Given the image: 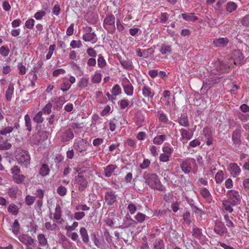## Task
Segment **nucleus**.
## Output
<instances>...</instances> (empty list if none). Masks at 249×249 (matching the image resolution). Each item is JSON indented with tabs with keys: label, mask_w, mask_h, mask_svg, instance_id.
<instances>
[{
	"label": "nucleus",
	"mask_w": 249,
	"mask_h": 249,
	"mask_svg": "<svg viewBox=\"0 0 249 249\" xmlns=\"http://www.w3.org/2000/svg\"><path fill=\"white\" fill-rule=\"evenodd\" d=\"M31 141L32 142L35 144H39L40 142V140L38 134L33 135L31 138Z\"/></svg>",
	"instance_id": "nucleus-58"
},
{
	"label": "nucleus",
	"mask_w": 249,
	"mask_h": 249,
	"mask_svg": "<svg viewBox=\"0 0 249 249\" xmlns=\"http://www.w3.org/2000/svg\"><path fill=\"white\" fill-rule=\"evenodd\" d=\"M24 119L25 121L26 126L27 127V129L29 131H31L32 130V126L31 120L28 114H26L24 117Z\"/></svg>",
	"instance_id": "nucleus-49"
},
{
	"label": "nucleus",
	"mask_w": 249,
	"mask_h": 249,
	"mask_svg": "<svg viewBox=\"0 0 249 249\" xmlns=\"http://www.w3.org/2000/svg\"><path fill=\"white\" fill-rule=\"evenodd\" d=\"M172 48L170 46L162 44L160 50L162 54H169L172 53Z\"/></svg>",
	"instance_id": "nucleus-27"
},
{
	"label": "nucleus",
	"mask_w": 249,
	"mask_h": 249,
	"mask_svg": "<svg viewBox=\"0 0 249 249\" xmlns=\"http://www.w3.org/2000/svg\"><path fill=\"white\" fill-rule=\"evenodd\" d=\"M96 35L94 32L86 33L83 36V39L86 42L93 41L95 42L97 40Z\"/></svg>",
	"instance_id": "nucleus-14"
},
{
	"label": "nucleus",
	"mask_w": 249,
	"mask_h": 249,
	"mask_svg": "<svg viewBox=\"0 0 249 249\" xmlns=\"http://www.w3.org/2000/svg\"><path fill=\"white\" fill-rule=\"evenodd\" d=\"M149 218V217L140 212L138 213L135 216V219L139 223L143 222L146 218L148 219Z\"/></svg>",
	"instance_id": "nucleus-31"
},
{
	"label": "nucleus",
	"mask_w": 249,
	"mask_h": 249,
	"mask_svg": "<svg viewBox=\"0 0 249 249\" xmlns=\"http://www.w3.org/2000/svg\"><path fill=\"white\" fill-rule=\"evenodd\" d=\"M17 159L19 164L27 167L30 162V156L28 151L20 150L17 155Z\"/></svg>",
	"instance_id": "nucleus-2"
},
{
	"label": "nucleus",
	"mask_w": 249,
	"mask_h": 249,
	"mask_svg": "<svg viewBox=\"0 0 249 249\" xmlns=\"http://www.w3.org/2000/svg\"><path fill=\"white\" fill-rule=\"evenodd\" d=\"M14 85L13 83H11L9 84L8 89H7L6 91V94L5 97L6 98V100L8 101H11L12 95L13 94L14 92Z\"/></svg>",
	"instance_id": "nucleus-19"
},
{
	"label": "nucleus",
	"mask_w": 249,
	"mask_h": 249,
	"mask_svg": "<svg viewBox=\"0 0 249 249\" xmlns=\"http://www.w3.org/2000/svg\"><path fill=\"white\" fill-rule=\"evenodd\" d=\"M35 200V197L29 195L27 196L25 198V203L28 206L32 205L34 203Z\"/></svg>",
	"instance_id": "nucleus-44"
},
{
	"label": "nucleus",
	"mask_w": 249,
	"mask_h": 249,
	"mask_svg": "<svg viewBox=\"0 0 249 249\" xmlns=\"http://www.w3.org/2000/svg\"><path fill=\"white\" fill-rule=\"evenodd\" d=\"M62 215L61 207L59 204H57L55 209V213L54 214V218L56 220L60 219Z\"/></svg>",
	"instance_id": "nucleus-35"
},
{
	"label": "nucleus",
	"mask_w": 249,
	"mask_h": 249,
	"mask_svg": "<svg viewBox=\"0 0 249 249\" xmlns=\"http://www.w3.org/2000/svg\"><path fill=\"white\" fill-rule=\"evenodd\" d=\"M150 163V161L148 159H144L140 165V167L141 169H146L149 166Z\"/></svg>",
	"instance_id": "nucleus-60"
},
{
	"label": "nucleus",
	"mask_w": 249,
	"mask_h": 249,
	"mask_svg": "<svg viewBox=\"0 0 249 249\" xmlns=\"http://www.w3.org/2000/svg\"><path fill=\"white\" fill-rule=\"evenodd\" d=\"M80 234L83 241L85 243H88L89 242V238L87 230L85 228H81L80 230Z\"/></svg>",
	"instance_id": "nucleus-24"
},
{
	"label": "nucleus",
	"mask_w": 249,
	"mask_h": 249,
	"mask_svg": "<svg viewBox=\"0 0 249 249\" xmlns=\"http://www.w3.org/2000/svg\"><path fill=\"white\" fill-rule=\"evenodd\" d=\"M115 18L113 15L107 16L104 20L103 26L105 28H106L107 25H114L115 24ZM114 31L115 30V27H113Z\"/></svg>",
	"instance_id": "nucleus-15"
},
{
	"label": "nucleus",
	"mask_w": 249,
	"mask_h": 249,
	"mask_svg": "<svg viewBox=\"0 0 249 249\" xmlns=\"http://www.w3.org/2000/svg\"><path fill=\"white\" fill-rule=\"evenodd\" d=\"M45 15V12L42 11L37 12L34 16V17L37 20H40Z\"/></svg>",
	"instance_id": "nucleus-62"
},
{
	"label": "nucleus",
	"mask_w": 249,
	"mask_h": 249,
	"mask_svg": "<svg viewBox=\"0 0 249 249\" xmlns=\"http://www.w3.org/2000/svg\"><path fill=\"white\" fill-rule=\"evenodd\" d=\"M180 168L184 173L189 174L192 169L191 163L187 161H183L180 164Z\"/></svg>",
	"instance_id": "nucleus-20"
},
{
	"label": "nucleus",
	"mask_w": 249,
	"mask_h": 249,
	"mask_svg": "<svg viewBox=\"0 0 249 249\" xmlns=\"http://www.w3.org/2000/svg\"><path fill=\"white\" fill-rule=\"evenodd\" d=\"M52 107V104L49 103L44 107V108L42 109V111L44 113H46L47 114H49L51 112Z\"/></svg>",
	"instance_id": "nucleus-59"
},
{
	"label": "nucleus",
	"mask_w": 249,
	"mask_h": 249,
	"mask_svg": "<svg viewBox=\"0 0 249 249\" xmlns=\"http://www.w3.org/2000/svg\"><path fill=\"white\" fill-rule=\"evenodd\" d=\"M222 76H219L216 75H211L209 77V80L213 83V84H217L220 82Z\"/></svg>",
	"instance_id": "nucleus-42"
},
{
	"label": "nucleus",
	"mask_w": 249,
	"mask_h": 249,
	"mask_svg": "<svg viewBox=\"0 0 249 249\" xmlns=\"http://www.w3.org/2000/svg\"><path fill=\"white\" fill-rule=\"evenodd\" d=\"M12 231L15 234L17 235L18 234V233L19 232L20 227H19V224L18 223V219L15 220V221L12 226Z\"/></svg>",
	"instance_id": "nucleus-33"
},
{
	"label": "nucleus",
	"mask_w": 249,
	"mask_h": 249,
	"mask_svg": "<svg viewBox=\"0 0 249 249\" xmlns=\"http://www.w3.org/2000/svg\"><path fill=\"white\" fill-rule=\"evenodd\" d=\"M214 231L219 235H223L227 232V229L224 223L220 220H216L215 223Z\"/></svg>",
	"instance_id": "nucleus-7"
},
{
	"label": "nucleus",
	"mask_w": 249,
	"mask_h": 249,
	"mask_svg": "<svg viewBox=\"0 0 249 249\" xmlns=\"http://www.w3.org/2000/svg\"><path fill=\"white\" fill-rule=\"evenodd\" d=\"M37 240L40 246L44 247L48 244V241L43 233H40L37 235Z\"/></svg>",
	"instance_id": "nucleus-25"
},
{
	"label": "nucleus",
	"mask_w": 249,
	"mask_h": 249,
	"mask_svg": "<svg viewBox=\"0 0 249 249\" xmlns=\"http://www.w3.org/2000/svg\"><path fill=\"white\" fill-rule=\"evenodd\" d=\"M241 22L243 26H249V15L242 18Z\"/></svg>",
	"instance_id": "nucleus-64"
},
{
	"label": "nucleus",
	"mask_w": 249,
	"mask_h": 249,
	"mask_svg": "<svg viewBox=\"0 0 249 249\" xmlns=\"http://www.w3.org/2000/svg\"><path fill=\"white\" fill-rule=\"evenodd\" d=\"M181 16L184 20L194 22L198 19L194 13H183L181 14Z\"/></svg>",
	"instance_id": "nucleus-18"
},
{
	"label": "nucleus",
	"mask_w": 249,
	"mask_h": 249,
	"mask_svg": "<svg viewBox=\"0 0 249 249\" xmlns=\"http://www.w3.org/2000/svg\"><path fill=\"white\" fill-rule=\"evenodd\" d=\"M76 180L78 185L79 190L80 191L85 190L88 184L87 179L83 176L79 174L76 178Z\"/></svg>",
	"instance_id": "nucleus-8"
},
{
	"label": "nucleus",
	"mask_w": 249,
	"mask_h": 249,
	"mask_svg": "<svg viewBox=\"0 0 249 249\" xmlns=\"http://www.w3.org/2000/svg\"><path fill=\"white\" fill-rule=\"evenodd\" d=\"M13 130V128L11 126H7L3 129L0 131V134L1 135H6L8 133H10Z\"/></svg>",
	"instance_id": "nucleus-55"
},
{
	"label": "nucleus",
	"mask_w": 249,
	"mask_h": 249,
	"mask_svg": "<svg viewBox=\"0 0 249 249\" xmlns=\"http://www.w3.org/2000/svg\"><path fill=\"white\" fill-rule=\"evenodd\" d=\"M18 191V189L17 187H12L10 188L8 191L9 196L11 198H15Z\"/></svg>",
	"instance_id": "nucleus-32"
},
{
	"label": "nucleus",
	"mask_w": 249,
	"mask_h": 249,
	"mask_svg": "<svg viewBox=\"0 0 249 249\" xmlns=\"http://www.w3.org/2000/svg\"><path fill=\"white\" fill-rule=\"evenodd\" d=\"M123 87L124 91L128 96H132L133 94V87L128 80L124 82Z\"/></svg>",
	"instance_id": "nucleus-11"
},
{
	"label": "nucleus",
	"mask_w": 249,
	"mask_h": 249,
	"mask_svg": "<svg viewBox=\"0 0 249 249\" xmlns=\"http://www.w3.org/2000/svg\"><path fill=\"white\" fill-rule=\"evenodd\" d=\"M57 193L60 196H64L66 194L67 189L65 187L61 185L59 187H58V188H57Z\"/></svg>",
	"instance_id": "nucleus-52"
},
{
	"label": "nucleus",
	"mask_w": 249,
	"mask_h": 249,
	"mask_svg": "<svg viewBox=\"0 0 249 249\" xmlns=\"http://www.w3.org/2000/svg\"><path fill=\"white\" fill-rule=\"evenodd\" d=\"M241 130L238 129H235L232 134V141L234 144L240 145L241 141Z\"/></svg>",
	"instance_id": "nucleus-12"
},
{
	"label": "nucleus",
	"mask_w": 249,
	"mask_h": 249,
	"mask_svg": "<svg viewBox=\"0 0 249 249\" xmlns=\"http://www.w3.org/2000/svg\"><path fill=\"white\" fill-rule=\"evenodd\" d=\"M228 59H224V60H217L214 63V67L216 70L220 73H225L228 71L230 66L228 62Z\"/></svg>",
	"instance_id": "nucleus-3"
},
{
	"label": "nucleus",
	"mask_w": 249,
	"mask_h": 249,
	"mask_svg": "<svg viewBox=\"0 0 249 249\" xmlns=\"http://www.w3.org/2000/svg\"><path fill=\"white\" fill-rule=\"evenodd\" d=\"M223 205L224 209L231 213L233 212V209L231 207V205L230 203V202L228 200H223Z\"/></svg>",
	"instance_id": "nucleus-36"
},
{
	"label": "nucleus",
	"mask_w": 249,
	"mask_h": 249,
	"mask_svg": "<svg viewBox=\"0 0 249 249\" xmlns=\"http://www.w3.org/2000/svg\"><path fill=\"white\" fill-rule=\"evenodd\" d=\"M202 196L207 200L211 199L212 196L209 190L206 188H202L200 190Z\"/></svg>",
	"instance_id": "nucleus-29"
},
{
	"label": "nucleus",
	"mask_w": 249,
	"mask_h": 249,
	"mask_svg": "<svg viewBox=\"0 0 249 249\" xmlns=\"http://www.w3.org/2000/svg\"><path fill=\"white\" fill-rule=\"evenodd\" d=\"M178 123L182 126H189V124L188 122L187 115L186 113L181 114L178 121Z\"/></svg>",
	"instance_id": "nucleus-22"
},
{
	"label": "nucleus",
	"mask_w": 249,
	"mask_h": 249,
	"mask_svg": "<svg viewBox=\"0 0 249 249\" xmlns=\"http://www.w3.org/2000/svg\"><path fill=\"white\" fill-rule=\"evenodd\" d=\"M42 111H39L33 118V120L35 122L39 124L43 122L44 119L42 117Z\"/></svg>",
	"instance_id": "nucleus-40"
},
{
	"label": "nucleus",
	"mask_w": 249,
	"mask_h": 249,
	"mask_svg": "<svg viewBox=\"0 0 249 249\" xmlns=\"http://www.w3.org/2000/svg\"><path fill=\"white\" fill-rule=\"evenodd\" d=\"M19 241L23 244L29 246L35 243V240L31 236L27 234H22L19 237Z\"/></svg>",
	"instance_id": "nucleus-10"
},
{
	"label": "nucleus",
	"mask_w": 249,
	"mask_h": 249,
	"mask_svg": "<svg viewBox=\"0 0 249 249\" xmlns=\"http://www.w3.org/2000/svg\"><path fill=\"white\" fill-rule=\"evenodd\" d=\"M144 182L150 188L163 191L165 187L161 184L159 177L154 173H147L145 172L143 174Z\"/></svg>",
	"instance_id": "nucleus-1"
},
{
	"label": "nucleus",
	"mask_w": 249,
	"mask_h": 249,
	"mask_svg": "<svg viewBox=\"0 0 249 249\" xmlns=\"http://www.w3.org/2000/svg\"><path fill=\"white\" fill-rule=\"evenodd\" d=\"M237 7V5L234 2L230 1L227 4L226 10L231 13L236 9Z\"/></svg>",
	"instance_id": "nucleus-34"
},
{
	"label": "nucleus",
	"mask_w": 249,
	"mask_h": 249,
	"mask_svg": "<svg viewBox=\"0 0 249 249\" xmlns=\"http://www.w3.org/2000/svg\"><path fill=\"white\" fill-rule=\"evenodd\" d=\"M85 216V213L83 212H76L74 214V217L77 220L82 219Z\"/></svg>",
	"instance_id": "nucleus-63"
},
{
	"label": "nucleus",
	"mask_w": 249,
	"mask_h": 249,
	"mask_svg": "<svg viewBox=\"0 0 249 249\" xmlns=\"http://www.w3.org/2000/svg\"><path fill=\"white\" fill-rule=\"evenodd\" d=\"M181 133V139L185 140H190L191 139V136L189 132L186 129L181 128L180 130Z\"/></svg>",
	"instance_id": "nucleus-39"
},
{
	"label": "nucleus",
	"mask_w": 249,
	"mask_h": 249,
	"mask_svg": "<svg viewBox=\"0 0 249 249\" xmlns=\"http://www.w3.org/2000/svg\"><path fill=\"white\" fill-rule=\"evenodd\" d=\"M142 95L144 97L153 98L154 92L152 91L150 88L147 86H144L142 88Z\"/></svg>",
	"instance_id": "nucleus-17"
},
{
	"label": "nucleus",
	"mask_w": 249,
	"mask_h": 249,
	"mask_svg": "<svg viewBox=\"0 0 249 249\" xmlns=\"http://www.w3.org/2000/svg\"><path fill=\"white\" fill-rule=\"evenodd\" d=\"M89 80L86 78L83 77L81 79L80 81L78 82V86L79 87L85 88L87 86L88 84Z\"/></svg>",
	"instance_id": "nucleus-50"
},
{
	"label": "nucleus",
	"mask_w": 249,
	"mask_h": 249,
	"mask_svg": "<svg viewBox=\"0 0 249 249\" xmlns=\"http://www.w3.org/2000/svg\"><path fill=\"white\" fill-rule=\"evenodd\" d=\"M35 20L33 19H29L27 20L25 23L26 28L31 29L34 26Z\"/></svg>",
	"instance_id": "nucleus-61"
},
{
	"label": "nucleus",
	"mask_w": 249,
	"mask_h": 249,
	"mask_svg": "<svg viewBox=\"0 0 249 249\" xmlns=\"http://www.w3.org/2000/svg\"><path fill=\"white\" fill-rule=\"evenodd\" d=\"M10 52L9 50L5 46H2L0 49V53L3 56H7Z\"/></svg>",
	"instance_id": "nucleus-56"
},
{
	"label": "nucleus",
	"mask_w": 249,
	"mask_h": 249,
	"mask_svg": "<svg viewBox=\"0 0 249 249\" xmlns=\"http://www.w3.org/2000/svg\"><path fill=\"white\" fill-rule=\"evenodd\" d=\"M117 166L113 164L107 166L105 169L104 175L106 177L111 176L114 170L117 168Z\"/></svg>",
	"instance_id": "nucleus-21"
},
{
	"label": "nucleus",
	"mask_w": 249,
	"mask_h": 249,
	"mask_svg": "<svg viewBox=\"0 0 249 249\" xmlns=\"http://www.w3.org/2000/svg\"><path fill=\"white\" fill-rule=\"evenodd\" d=\"M224 218L225 221L226 225L228 227L233 228L234 227V225L232 221L230 219V217L228 214H225L224 216Z\"/></svg>",
	"instance_id": "nucleus-46"
},
{
	"label": "nucleus",
	"mask_w": 249,
	"mask_h": 249,
	"mask_svg": "<svg viewBox=\"0 0 249 249\" xmlns=\"http://www.w3.org/2000/svg\"><path fill=\"white\" fill-rule=\"evenodd\" d=\"M40 141H43L46 140L49 135V133L47 131H39L38 133Z\"/></svg>",
	"instance_id": "nucleus-47"
},
{
	"label": "nucleus",
	"mask_w": 249,
	"mask_h": 249,
	"mask_svg": "<svg viewBox=\"0 0 249 249\" xmlns=\"http://www.w3.org/2000/svg\"><path fill=\"white\" fill-rule=\"evenodd\" d=\"M127 209L131 214H133L137 210V207L134 203L130 202L127 206Z\"/></svg>",
	"instance_id": "nucleus-53"
},
{
	"label": "nucleus",
	"mask_w": 249,
	"mask_h": 249,
	"mask_svg": "<svg viewBox=\"0 0 249 249\" xmlns=\"http://www.w3.org/2000/svg\"><path fill=\"white\" fill-rule=\"evenodd\" d=\"M25 179V176L22 175L18 174L13 175V180L17 183H22Z\"/></svg>",
	"instance_id": "nucleus-41"
},
{
	"label": "nucleus",
	"mask_w": 249,
	"mask_h": 249,
	"mask_svg": "<svg viewBox=\"0 0 249 249\" xmlns=\"http://www.w3.org/2000/svg\"><path fill=\"white\" fill-rule=\"evenodd\" d=\"M153 249H165L163 240L160 239H156L153 244Z\"/></svg>",
	"instance_id": "nucleus-28"
},
{
	"label": "nucleus",
	"mask_w": 249,
	"mask_h": 249,
	"mask_svg": "<svg viewBox=\"0 0 249 249\" xmlns=\"http://www.w3.org/2000/svg\"><path fill=\"white\" fill-rule=\"evenodd\" d=\"M70 45L72 48H79L82 46V43L80 40H73L71 41Z\"/></svg>",
	"instance_id": "nucleus-57"
},
{
	"label": "nucleus",
	"mask_w": 249,
	"mask_h": 249,
	"mask_svg": "<svg viewBox=\"0 0 249 249\" xmlns=\"http://www.w3.org/2000/svg\"><path fill=\"white\" fill-rule=\"evenodd\" d=\"M192 235L195 238H199L201 235V230L198 228H195L193 230Z\"/></svg>",
	"instance_id": "nucleus-45"
},
{
	"label": "nucleus",
	"mask_w": 249,
	"mask_h": 249,
	"mask_svg": "<svg viewBox=\"0 0 249 249\" xmlns=\"http://www.w3.org/2000/svg\"><path fill=\"white\" fill-rule=\"evenodd\" d=\"M231 57L234 64L236 65H241L245 62L244 57L239 50L233 51Z\"/></svg>",
	"instance_id": "nucleus-5"
},
{
	"label": "nucleus",
	"mask_w": 249,
	"mask_h": 249,
	"mask_svg": "<svg viewBox=\"0 0 249 249\" xmlns=\"http://www.w3.org/2000/svg\"><path fill=\"white\" fill-rule=\"evenodd\" d=\"M97 62L99 67L102 68L104 67L106 65V61L101 54L98 55Z\"/></svg>",
	"instance_id": "nucleus-48"
},
{
	"label": "nucleus",
	"mask_w": 249,
	"mask_h": 249,
	"mask_svg": "<svg viewBox=\"0 0 249 249\" xmlns=\"http://www.w3.org/2000/svg\"><path fill=\"white\" fill-rule=\"evenodd\" d=\"M8 212L14 215H17L19 211V208L15 204H11L7 208Z\"/></svg>",
	"instance_id": "nucleus-23"
},
{
	"label": "nucleus",
	"mask_w": 249,
	"mask_h": 249,
	"mask_svg": "<svg viewBox=\"0 0 249 249\" xmlns=\"http://www.w3.org/2000/svg\"><path fill=\"white\" fill-rule=\"evenodd\" d=\"M45 228L50 231H53L56 229L57 225L55 223L52 224L50 222H46L45 224Z\"/></svg>",
	"instance_id": "nucleus-51"
},
{
	"label": "nucleus",
	"mask_w": 249,
	"mask_h": 249,
	"mask_svg": "<svg viewBox=\"0 0 249 249\" xmlns=\"http://www.w3.org/2000/svg\"><path fill=\"white\" fill-rule=\"evenodd\" d=\"M228 43V39L227 38H219L215 39L213 41V44L218 47H224Z\"/></svg>",
	"instance_id": "nucleus-16"
},
{
	"label": "nucleus",
	"mask_w": 249,
	"mask_h": 249,
	"mask_svg": "<svg viewBox=\"0 0 249 249\" xmlns=\"http://www.w3.org/2000/svg\"><path fill=\"white\" fill-rule=\"evenodd\" d=\"M228 169L231 175L233 177L236 178L239 176L241 172V169L239 166L235 163H230L229 165Z\"/></svg>",
	"instance_id": "nucleus-9"
},
{
	"label": "nucleus",
	"mask_w": 249,
	"mask_h": 249,
	"mask_svg": "<svg viewBox=\"0 0 249 249\" xmlns=\"http://www.w3.org/2000/svg\"><path fill=\"white\" fill-rule=\"evenodd\" d=\"M165 139L164 135L157 136L154 138L153 142L156 144H161Z\"/></svg>",
	"instance_id": "nucleus-37"
},
{
	"label": "nucleus",
	"mask_w": 249,
	"mask_h": 249,
	"mask_svg": "<svg viewBox=\"0 0 249 249\" xmlns=\"http://www.w3.org/2000/svg\"><path fill=\"white\" fill-rule=\"evenodd\" d=\"M74 137L72 131L68 129L66 130L61 135V138L63 142H67Z\"/></svg>",
	"instance_id": "nucleus-13"
},
{
	"label": "nucleus",
	"mask_w": 249,
	"mask_h": 249,
	"mask_svg": "<svg viewBox=\"0 0 249 249\" xmlns=\"http://www.w3.org/2000/svg\"><path fill=\"white\" fill-rule=\"evenodd\" d=\"M50 172V169L49 166L46 164H42L40 169H39V174L42 176L44 177L48 175Z\"/></svg>",
	"instance_id": "nucleus-26"
},
{
	"label": "nucleus",
	"mask_w": 249,
	"mask_h": 249,
	"mask_svg": "<svg viewBox=\"0 0 249 249\" xmlns=\"http://www.w3.org/2000/svg\"><path fill=\"white\" fill-rule=\"evenodd\" d=\"M224 178V173L221 170L219 171L215 175V180L217 183H221Z\"/></svg>",
	"instance_id": "nucleus-38"
},
{
	"label": "nucleus",
	"mask_w": 249,
	"mask_h": 249,
	"mask_svg": "<svg viewBox=\"0 0 249 249\" xmlns=\"http://www.w3.org/2000/svg\"><path fill=\"white\" fill-rule=\"evenodd\" d=\"M227 195L229 197L228 200L232 206H235L240 203L241 197L237 191L233 190H228Z\"/></svg>",
	"instance_id": "nucleus-4"
},
{
	"label": "nucleus",
	"mask_w": 249,
	"mask_h": 249,
	"mask_svg": "<svg viewBox=\"0 0 249 249\" xmlns=\"http://www.w3.org/2000/svg\"><path fill=\"white\" fill-rule=\"evenodd\" d=\"M105 200L107 206H112L117 201V195L113 191H107L105 194Z\"/></svg>",
	"instance_id": "nucleus-6"
},
{
	"label": "nucleus",
	"mask_w": 249,
	"mask_h": 249,
	"mask_svg": "<svg viewBox=\"0 0 249 249\" xmlns=\"http://www.w3.org/2000/svg\"><path fill=\"white\" fill-rule=\"evenodd\" d=\"M120 62L124 68L127 70H131L133 68L132 62L129 60H120Z\"/></svg>",
	"instance_id": "nucleus-30"
},
{
	"label": "nucleus",
	"mask_w": 249,
	"mask_h": 249,
	"mask_svg": "<svg viewBox=\"0 0 249 249\" xmlns=\"http://www.w3.org/2000/svg\"><path fill=\"white\" fill-rule=\"evenodd\" d=\"M101 74L99 73H95L92 78L91 81L93 83H99L101 80Z\"/></svg>",
	"instance_id": "nucleus-54"
},
{
	"label": "nucleus",
	"mask_w": 249,
	"mask_h": 249,
	"mask_svg": "<svg viewBox=\"0 0 249 249\" xmlns=\"http://www.w3.org/2000/svg\"><path fill=\"white\" fill-rule=\"evenodd\" d=\"M121 92L120 87L118 85H115L112 89L111 93L113 95L117 96Z\"/></svg>",
	"instance_id": "nucleus-43"
}]
</instances>
